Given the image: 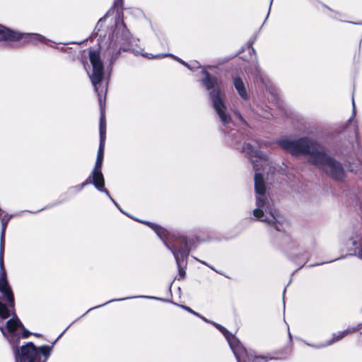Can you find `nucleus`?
Returning <instances> with one entry per match:
<instances>
[{
    "mask_svg": "<svg viewBox=\"0 0 362 362\" xmlns=\"http://www.w3.org/2000/svg\"><path fill=\"white\" fill-rule=\"evenodd\" d=\"M243 151L248 156L253 164L255 175V189L256 194V207L252 211L255 219L265 223L276 231H283L287 226L285 217L276 210L272 199L266 192L264 177L257 171L263 169L268 164L267 156L262 151L255 148L250 144H247Z\"/></svg>",
    "mask_w": 362,
    "mask_h": 362,
    "instance_id": "obj_1",
    "label": "nucleus"
},
{
    "mask_svg": "<svg viewBox=\"0 0 362 362\" xmlns=\"http://www.w3.org/2000/svg\"><path fill=\"white\" fill-rule=\"evenodd\" d=\"M279 144L283 149L293 155H308L309 162L332 179L336 180L344 179L345 171L341 164L327 154L316 141L308 137L298 140L283 139L279 141Z\"/></svg>",
    "mask_w": 362,
    "mask_h": 362,
    "instance_id": "obj_2",
    "label": "nucleus"
},
{
    "mask_svg": "<svg viewBox=\"0 0 362 362\" xmlns=\"http://www.w3.org/2000/svg\"><path fill=\"white\" fill-rule=\"evenodd\" d=\"M0 329L12 346L16 362H46L49 358L53 345L37 348L33 343L28 342L18 348V340L28 338L30 332L24 327L16 315L7 321L5 327H0Z\"/></svg>",
    "mask_w": 362,
    "mask_h": 362,
    "instance_id": "obj_3",
    "label": "nucleus"
},
{
    "mask_svg": "<svg viewBox=\"0 0 362 362\" xmlns=\"http://www.w3.org/2000/svg\"><path fill=\"white\" fill-rule=\"evenodd\" d=\"M114 26V30L112 29V28H111L109 30L107 37V40L109 41L107 54L110 56V64H113V62L117 59V57L120 53L119 50H117V47H115V44L118 42L121 45L120 49H122L124 51H130L134 53L135 54H141L148 59L171 57L180 64L185 66L189 70H192L194 68L192 67L189 64H188L187 62H184L181 59H179L178 57L171 54H160L157 55H153L144 53L143 49H141V47H137L139 40L132 37L129 30L127 29V27L124 23L123 20L119 16H118L115 18Z\"/></svg>",
    "mask_w": 362,
    "mask_h": 362,
    "instance_id": "obj_4",
    "label": "nucleus"
},
{
    "mask_svg": "<svg viewBox=\"0 0 362 362\" xmlns=\"http://www.w3.org/2000/svg\"><path fill=\"white\" fill-rule=\"evenodd\" d=\"M89 59L93 67L92 73L89 74V77L95 92L98 93L100 105V137H105L106 123L103 99L105 96L107 86H102L104 76L103 62L100 59V53L95 50L89 51Z\"/></svg>",
    "mask_w": 362,
    "mask_h": 362,
    "instance_id": "obj_5",
    "label": "nucleus"
},
{
    "mask_svg": "<svg viewBox=\"0 0 362 362\" xmlns=\"http://www.w3.org/2000/svg\"><path fill=\"white\" fill-rule=\"evenodd\" d=\"M194 64L197 68H202V74L204 78L201 80L205 88L209 90V96L211 98L213 107L218 114L222 124L226 129L230 128L233 125L230 116L226 112V106L221 96V89L218 79L215 76H212L206 71V68H211V66H202L199 62H195Z\"/></svg>",
    "mask_w": 362,
    "mask_h": 362,
    "instance_id": "obj_6",
    "label": "nucleus"
},
{
    "mask_svg": "<svg viewBox=\"0 0 362 362\" xmlns=\"http://www.w3.org/2000/svg\"><path fill=\"white\" fill-rule=\"evenodd\" d=\"M12 218V215L5 214L1 218V231L0 240V292L4 296V298L9 303L11 308L14 307V298L12 290L8 285L6 273L4 267V235L8 221Z\"/></svg>",
    "mask_w": 362,
    "mask_h": 362,
    "instance_id": "obj_7",
    "label": "nucleus"
},
{
    "mask_svg": "<svg viewBox=\"0 0 362 362\" xmlns=\"http://www.w3.org/2000/svg\"><path fill=\"white\" fill-rule=\"evenodd\" d=\"M144 223L156 232L157 235L163 241L165 245L172 252L175 259L177 266L185 264L184 263L186 261L189 252L187 239L185 237H181L180 240L184 244L183 247H179L176 244L170 245L167 243L168 235H169V232L167 230L151 222Z\"/></svg>",
    "mask_w": 362,
    "mask_h": 362,
    "instance_id": "obj_8",
    "label": "nucleus"
},
{
    "mask_svg": "<svg viewBox=\"0 0 362 362\" xmlns=\"http://www.w3.org/2000/svg\"><path fill=\"white\" fill-rule=\"evenodd\" d=\"M21 39L32 43L45 42L47 40L44 36L37 33H17L0 25V40L18 41Z\"/></svg>",
    "mask_w": 362,
    "mask_h": 362,
    "instance_id": "obj_9",
    "label": "nucleus"
},
{
    "mask_svg": "<svg viewBox=\"0 0 362 362\" xmlns=\"http://www.w3.org/2000/svg\"><path fill=\"white\" fill-rule=\"evenodd\" d=\"M213 325L224 335L233 352L238 362H243L244 356L247 355L246 349L240 344V341L230 334L224 327L213 322Z\"/></svg>",
    "mask_w": 362,
    "mask_h": 362,
    "instance_id": "obj_10",
    "label": "nucleus"
},
{
    "mask_svg": "<svg viewBox=\"0 0 362 362\" xmlns=\"http://www.w3.org/2000/svg\"><path fill=\"white\" fill-rule=\"evenodd\" d=\"M93 184L95 187L101 192L105 193V194L110 198V199L115 204V206L122 211L118 204L115 202V201L112 198L109 192L105 188V180H100L96 176H94L92 173L90 176L87 177V179L80 185H75L71 187L69 189V191L73 193H77L81 192L83 187L88 185Z\"/></svg>",
    "mask_w": 362,
    "mask_h": 362,
    "instance_id": "obj_11",
    "label": "nucleus"
},
{
    "mask_svg": "<svg viewBox=\"0 0 362 362\" xmlns=\"http://www.w3.org/2000/svg\"><path fill=\"white\" fill-rule=\"evenodd\" d=\"M105 137H100V146L98 151L97 158L94 168L91 173L96 176L100 180H104V177L102 173V165L103 161V153H104V145H105Z\"/></svg>",
    "mask_w": 362,
    "mask_h": 362,
    "instance_id": "obj_12",
    "label": "nucleus"
},
{
    "mask_svg": "<svg viewBox=\"0 0 362 362\" xmlns=\"http://www.w3.org/2000/svg\"><path fill=\"white\" fill-rule=\"evenodd\" d=\"M361 327H362V323H360L356 327L349 328V329H347L344 331L338 332L337 333H334L332 335V338L330 340L326 341L324 344H320L315 345L313 346L319 349V348H323L325 346H330V345L333 344L334 343L341 340L347 334L354 333V332H356L357 330L361 329Z\"/></svg>",
    "mask_w": 362,
    "mask_h": 362,
    "instance_id": "obj_13",
    "label": "nucleus"
},
{
    "mask_svg": "<svg viewBox=\"0 0 362 362\" xmlns=\"http://www.w3.org/2000/svg\"><path fill=\"white\" fill-rule=\"evenodd\" d=\"M358 162L356 165L352 163L349 160L347 161V168L350 172L354 173L355 174H359L362 175V148L358 142H356V148L354 149L353 155Z\"/></svg>",
    "mask_w": 362,
    "mask_h": 362,
    "instance_id": "obj_14",
    "label": "nucleus"
},
{
    "mask_svg": "<svg viewBox=\"0 0 362 362\" xmlns=\"http://www.w3.org/2000/svg\"><path fill=\"white\" fill-rule=\"evenodd\" d=\"M233 81L234 87L240 98L244 100H247L249 98V95L243 80L240 77L236 76L233 78Z\"/></svg>",
    "mask_w": 362,
    "mask_h": 362,
    "instance_id": "obj_15",
    "label": "nucleus"
},
{
    "mask_svg": "<svg viewBox=\"0 0 362 362\" xmlns=\"http://www.w3.org/2000/svg\"><path fill=\"white\" fill-rule=\"evenodd\" d=\"M247 355L244 356L242 361L243 362H267V358L262 356H257L252 351H247Z\"/></svg>",
    "mask_w": 362,
    "mask_h": 362,
    "instance_id": "obj_16",
    "label": "nucleus"
},
{
    "mask_svg": "<svg viewBox=\"0 0 362 362\" xmlns=\"http://www.w3.org/2000/svg\"><path fill=\"white\" fill-rule=\"evenodd\" d=\"M361 240V236H356V239L352 240V245L355 247V249L354 252L350 254V255H356L361 259H362V245Z\"/></svg>",
    "mask_w": 362,
    "mask_h": 362,
    "instance_id": "obj_17",
    "label": "nucleus"
},
{
    "mask_svg": "<svg viewBox=\"0 0 362 362\" xmlns=\"http://www.w3.org/2000/svg\"><path fill=\"white\" fill-rule=\"evenodd\" d=\"M134 298H155L154 297H152V296H134ZM129 298H133V297H127V298H119V299H115V300H109V301L106 302L105 303H104V304H103V305H98V306H96V307H94V308H90V309L87 311V313H88V312H89V311H90V310H93V309H95V308H100V307H101V306H103V305H106V304H107V303H111V302L116 301V300H117V301H122V300H124L129 299Z\"/></svg>",
    "mask_w": 362,
    "mask_h": 362,
    "instance_id": "obj_18",
    "label": "nucleus"
},
{
    "mask_svg": "<svg viewBox=\"0 0 362 362\" xmlns=\"http://www.w3.org/2000/svg\"><path fill=\"white\" fill-rule=\"evenodd\" d=\"M10 315L8 308L5 304L0 302V317L6 319Z\"/></svg>",
    "mask_w": 362,
    "mask_h": 362,
    "instance_id": "obj_19",
    "label": "nucleus"
},
{
    "mask_svg": "<svg viewBox=\"0 0 362 362\" xmlns=\"http://www.w3.org/2000/svg\"><path fill=\"white\" fill-rule=\"evenodd\" d=\"M185 267L186 264H180V266H177L179 275L182 279H183L185 276Z\"/></svg>",
    "mask_w": 362,
    "mask_h": 362,
    "instance_id": "obj_20",
    "label": "nucleus"
},
{
    "mask_svg": "<svg viewBox=\"0 0 362 362\" xmlns=\"http://www.w3.org/2000/svg\"><path fill=\"white\" fill-rule=\"evenodd\" d=\"M107 14H106L103 18H101L99 21L98 22L95 29L98 30V31H100V28L103 27V24L107 17Z\"/></svg>",
    "mask_w": 362,
    "mask_h": 362,
    "instance_id": "obj_21",
    "label": "nucleus"
},
{
    "mask_svg": "<svg viewBox=\"0 0 362 362\" xmlns=\"http://www.w3.org/2000/svg\"><path fill=\"white\" fill-rule=\"evenodd\" d=\"M182 308L183 309H185V310H187V312L190 313H192L198 317H200L198 313H197L196 312H194V310H192L189 307H187V306H185V305H182Z\"/></svg>",
    "mask_w": 362,
    "mask_h": 362,
    "instance_id": "obj_22",
    "label": "nucleus"
},
{
    "mask_svg": "<svg viewBox=\"0 0 362 362\" xmlns=\"http://www.w3.org/2000/svg\"><path fill=\"white\" fill-rule=\"evenodd\" d=\"M122 1L123 0H115V5L117 6H122Z\"/></svg>",
    "mask_w": 362,
    "mask_h": 362,
    "instance_id": "obj_23",
    "label": "nucleus"
},
{
    "mask_svg": "<svg viewBox=\"0 0 362 362\" xmlns=\"http://www.w3.org/2000/svg\"><path fill=\"white\" fill-rule=\"evenodd\" d=\"M352 105H353V114H352V117H354L355 115H356V110H355V103H354V100L353 99V101H352Z\"/></svg>",
    "mask_w": 362,
    "mask_h": 362,
    "instance_id": "obj_24",
    "label": "nucleus"
},
{
    "mask_svg": "<svg viewBox=\"0 0 362 362\" xmlns=\"http://www.w3.org/2000/svg\"><path fill=\"white\" fill-rule=\"evenodd\" d=\"M105 40H106L105 37L104 39L101 40V41L99 42L100 47H102L103 46H104L106 44V42H105Z\"/></svg>",
    "mask_w": 362,
    "mask_h": 362,
    "instance_id": "obj_25",
    "label": "nucleus"
},
{
    "mask_svg": "<svg viewBox=\"0 0 362 362\" xmlns=\"http://www.w3.org/2000/svg\"><path fill=\"white\" fill-rule=\"evenodd\" d=\"M258 115H259L261 117H264V118H267V119H268V118L269 117V113H265V114H262H262L258 113Z\"/></svg>",
    "mask_w": 362,
    "mask_h": 362,
    "instance_id": "obj_26",
    "label": "nucleus"
},
{
    "mask_svg": "<svg viewBox=\"0 0 362 362\" xmlns=\"http://www.w3.org/2000/svg\"><path fill=\"white\" fill-rule=\"evenodd\" d=\"M261 81H262V82L263 83H264V84H265V88H266L267 89H269V86H268L267 83L264 81V79H263V78H261Z\"/></svg>",
    "mask_w": 362,
    "mask_h": 362,
    "instance_id": "obj_27",
    "label": "nucleus"
},
{
    "mask_svg": "<svg viewBox=\"0 0 362 362\" xmlns=\"http://www.w3.org/2000/svg\"><path fill=\"white\" fill-rule=\"evenodd\" d=\"M194 259H195L196 260H197V261L200 262L202 264H205V265H207V264H206L205 262L202 261V260H199V259H197V258H196V257H194Z\"/></svg>",
    "mask_w": 362,
    "mask_h": 362,
    "instance_id": "obj_28",
    "label": "nucleus"
},
{
    "mask_svg": "<svg viewBox=\"0 0 362 362\" xmlns=\"http://www.w3.org/2000/svg\"><path fill=\"white\" fill-rule=\"evenodd\" d=\"M322 264V263H317V264H315V265H320V264ZM313 266H315V264H310V265H309V267H313Z\"/></svg>",
    "mask_w": 362,
    "mask_h": 362,
    "instance_id": "obj_29",
    "label": "nucleus"
},
{
    "mask_svg": "<svg viewBox=\"0 0 362 362\" xmlns=\"http://www.w3.org/2000/svg\"><path fill=\"white\" fill-rule=\"evenodd\" d=\"M205 322H209L205 317H200Z\"/></svg>",
    "mask_w": 362,
    "mask_h": 362,
    "instance_id": "obj_30",
    "label": "nucleus"
},
{
    "mask_svg": "<svg viewBox=\"0 0 362 362\" xmlns=\"http://www.w3.org/2000/svg\"><path fill=\"white\" fill-rule=\"evenodd\" d=\"M272 0L271 1L270 6L272 5Z\"/></svg>",
    "mask_w": 362,
    "mask_h": 362,
    "instance_id": "obj_31",
    "label": "nucleus"
}]
</instances>
